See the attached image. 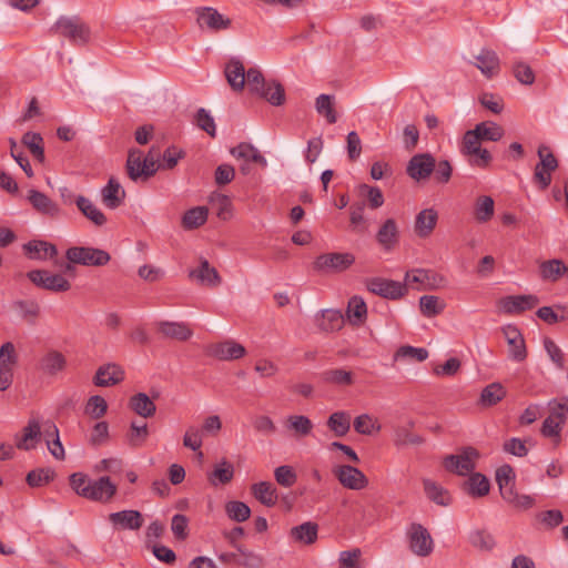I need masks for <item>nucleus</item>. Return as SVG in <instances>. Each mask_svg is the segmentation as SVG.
Masks as SVG:
<instances>
[{
    "instance_id": "nucleus-1",
    "label": "nucleus",
    "mask_w": 568,
    "mask_h": 568,
    "mask_svg": "<svg viewBox=\"0 0 568 568\" xmlns=\"http://www.w3.org/2000/svg\"><path fill=\"white\" fill-rule=\"evenodd\" d=\"M70 486L79 496L101 503L109 501L116 493V485L108 476L91 479L83 473H74L70 476Z\"/></svg>"
},
{
    "instance_id": "nucleus-2",
    "label": "nucleus",
    "mask_w": 568,
    "mask_h": 568,
    "mask_svg": "<svg viewBox=\"0 0 568 568\" xmlns=\"http://www.w3.org/2000/svg\"><path fill=\"white\" fill-rule=\"evenodd\" d=\"M548 416L542 422L540 433L544 437L560 442L561 432L568 418V397L552 398L547 403Z\"/></svg>"
},
{
    "instance_id": "nucleus-3",
    "label": "nucleus",
    "mask_w": 568,
    "mask_h": 568,
    "mask_svg": "<svg viewBox=\"0 0 568 568\" xmlns=\"http://www.w3.org/2000/svg\"><path fill=\"white\" fill-rule=\"evenodd\" d=\"M65 256L69 261L65 266L67 271L72 270L71 263L84 266H103L111 260V256L106 251L91 246L70 247L67 251Z\"/></svg>"
},
{
    "instance_id": "nucleus-4",
    "label": "nucleus",
    "mask_w": 568,
    "mask_h": 568,
    "mask_svg": "<svg viewBox=\"0 0 568 568\" xmlns=\"http://www.w3.org/2000/svg\"><path fill=\"white\" fill-rule=\"evenodd\" d=\"M405 286L417 291H433L446 286L447 280L444 275L425 268H415L406 272L404 277Z\"/></svg>"
},
{
    "instance_id": "nucleus-5",
    "label": "nucleus",
    "mask_w": 568,
    "mask_h": 568,
    "mask_svg": "<svg viewBox=\"0 0 568 568\" xmlns=\"http://www.w3.org/2000/svg\"><path fill=\"white\" fill-rule=\"evenodd\" d=\"M537 154L539 162L535 166L532 179L537 186L544 191L552 181V173L558 169V161L547 145H540Z\"/></svg>"
},
{
    "instance_id": "nucleus-6",
    "label": "nucleus",
    "mask_w": 568,
    "mask_h": 568,
    "mask_svg": "<svg viewBox=\"0 0 568 568\" xmlns=\"http://www.w3.org/2000/svg\"><path fill=\"white\" fill-rule=\"evenodd\" d=\"M355 263L353 253L333 252L318 255L313 262L314 271L318 273H342Z\"/></svg>"
},
{
    "instance_id": "nucleus-7",
    "label": "nucleus",
    "mask_w": 568,
    "mask_h": 568,
    "mask_svg": "<svg viewBox=\"0 0 568 568\" xmlns=\"http://www.w3.org/2000/svg\"><path fill=\"white\" fill-rule=\"evenodd\" d=\"M481 139L475 130H469L464 134L460 145V152L469 156V164L478 168H487L491 161V154L488 150L480 146Z\"/></svg>"
},
{
    "instance_id": "nucleus-8",
    "label": "nucleus",
    "mask_w": 568,
    "mask_h": 568,
    "mask_svg": "<svg viewBox=\"0 0 568 568\" xmlns=\"http://www.w3.org/2000/svg\"><path fill=\"white\" fill-rule=\"evenodd\" d=\"M196 24L203 31L217 33L231 28L232 20L212 7H199L194 10Z\"/></svg>"
},
{
    "instance_id": "nucleus-9",
    "label": "nucleus",
    "mask_w": 568,
    "mask_h": 568,
    "mask_svg": "<svg viewBox=\"0 0 568 568\" xmlns=\"http://www.w3.org/2000/svg\"><path fill=\"white\" fill-rule=\"evenodd\" d=\"M409 550L418 557H427L434 550V540L427 528L420 524H412L406 530Z\"/></svg>"
},
{
    "instance_id": "nucleus-10",
    "label": "nucleus",
    "mask_w": 568,
    "mask_h": 568,
    "mask_svg": "<svg viewBox=\"0 0 568 568\" xmlns=\"http://www.w3.org/2000/svg\"><path fill=\"white\" fill-rule=\"evenodd\" d=\"M52 30L77 44L87 43L90 37L89 28L77 17H61Z\"/></svg>"
},
{
    "instance_id": "nucleus-11",
    "label": "nucleus",
    "mask_w": 568,
    "mask_h": 568,
    "mask_svg": "<svg viewBox=\"0 0 568 568\" xmlns=\"http://www.w3.org/2000/svg\"><path fill=\"white\" fill-rule=\"evenodd\" d=\"M478 457L479 454L475 448L467 447L458 454L445 457L444 467L458 476H466L475 469Z\"/></svg>"
},
{
    "instance_id": "nucleus-12",
    "label": "nucleus",
    "mask_w": 568,
    "mask_h": 568,
    "mask_svg": "<svg viewBox=\"0 0 568 568\" xmlns=\"http://www.w3.org/2000/svg\"><path fill=\"white\" fill-rule=\"evenodd\" d=\"M44 437V420L29 419L21 433L14 436V445L20 450H33Z\"/></svg>"
},
{
    "instance_id": "nucleus-13",
    "label": "nucleus",
    "mask_w": 568,
    "mask_h": 568,
    "mask_svg": "<svg viewBox=\"0 0 568 568\" xmlns=\"http://www.w3.org/2000/svg\"><path fill=\"white\" fill-rule=\"evenodd\" d=\"M333 475L338 483L351 490H362L368 486V479L358 468L351 465H337L333 467Z\"/></svg>"
},
{
    "instance_id": "nucleus-14",
    "label": "nucleus",
    "mask_w": 568,
    "mask_h": 568,
    "mask_svg": "<svg viewBox=\"0 0 568 568\" xmlns=\"http://www.w3.org/2000/svg\"><path fill=\"white\" fill-rule=\"evenodd\" d=\"M28 278L38 287L52 292H67L71 287L70 282L64 276L45 270L30 271Z\"/></svg>"
},
{
    "instance_id": "nucleus-15",
    "label": "nucleus",
    "mask_w": 568,
    "mask_h": 568,
    "mask_svg": "<svg viewBox=\"0 0 568 568\" xmlns=\"http://www.w3.org/2000/svg\"><path fill=\"white\" fill-rule=\"evenodd\" d=\"M366 286L369 292L389 300H398L406 294L405 284L393 280L373 277Z\"/></svg>"
},
{
    "instance_id": "nucleus-16",
    "label": "nucleus",
    "mask_w": 568,
    "mask_h": 568,
    "mask_svg": "<svg viewBox=\"0 0 568 568\" xmlns=\"http://www.w3.org/2000/svg\"><path fill=\"white\" fill-rule=\"evenodd\" d=\"M508 344V356L511 361L520 363L527 357V348L523 334L515 325H506L501 328Z\"/></svg>"
},
{
    "instance_id": "nucleus-17",
    "label": "nucleus",
    "mask_w": 568,
    "mask_h": 568,
    "mask_svg": "<svg viewBox=\"0 0 568 568\" xmlns=\"http://www.w3.org/2000/svg\"><path fill=\"white\" fill-rule=\"evenodd\" d=\"M16 362L14 345L10 342L4 343L0 347V390H6L11 386Z\"/></svg>"
},
{
    "instance_id": "nucleus-18",
    "label": "nucleus",
    "mask_w": 568,
    "mask_h": 568,
    "mask_svg": "<svg viewBox=\"0 0 568 568\" xmlns=\"http://www.w3.org/2000/svg\"><path fill=\"white\" fill-rule=\"evenodd\" d=\"M400 232L395 219H386L376 232V242L384 252H392L399 243Z\"/></svg>"
},
{
    "instance_id": "nucleus-19",
    "label": "nucleus",
    "mask_w": 568,
    "mask_h": 568,
    "mask_svg": "<svg viewBox=\"0 0 568 568\" xmlns=\"http://www.w3.org/2000/svg\"><path fill=\"white\" fill-rule=\"evenodd\" d=\"M109 521L114 529L138 530L143 525V517L140 511L128 509L111 513L109 515Z\"/></svg>"
},
{
    "instance_id": "nucleus-20",
    "label": "nucleus",
    "mask_w": 568,
    "mask_h": 568,
    "mask_svg": "<svg viewBox=\"0 0 568 568\" xmlns=\"http://www.w3.org/2000/svg\"><path fill=\"white\" fill-rule=\"evenodd\" d=\"M435 169V159L430 154H416L407 165V174L415 181H422L432 174Z\"/></svg>"
},
{
    "instance_id": "nucleus-21",
    "label": "nucleus",
    "mask_w": 568,
    "mask_h": 568,
    "mask_svg": "<svg viewBox=\"0 0 568 568\" xmlns=\"http://www.w3.org/2000/svg\"><path fill=\"white\" fill-rule=\"evenodd\" d=\"M125 199V190L118 179L110 178L101 189V200L105 207L115 210L121 206Z\"/></svg>"
},
{
    "instance_id": "nucleus-22",
    "label": "nucleus",
    "mask_w": 568,
    "mask_h": 568,
    "mask_svg": "<svg viewBox=\"0 0 568 568\" xmlns=\"http://www.w3.org/2000/svg\"><path fill=\"white\" fill-rule=\"evenodd\" d=\"M245 353V347L233 339L220 342L210 347V354L220 361L239 359L242 358Z\"/></svg>"
},
{
    "instance_id": "nucleus-23",
    "label": "nucleus",
    "mask_w": 568,
    "mask_h": 568,
    "mask_svg": "<svg viewBox=\"0 0 568 568\" xmlns=\"http://www.w3.org/2000/svg\"><path fill=\"white\" fill-rule=\"evenodd\" d=\"M539 303L536 295H511L500 301V307L505 313L519 314L524 311L534 308Z\"/></svg>"
},
{
    "instance_id": "nucleus-24",
    "label": "nucleus",
    "mask_w": 568,
    "mask_h": 568,
    "mask_svg": "<svg viewBox=\"0 0 568 568\" xmlns=\"http://www.w3.org/2000/svg\"><path fill=\"white\" fill-rule=\"evenodd\" d=\"M438 221V213L435 209L428 207L419 211L415 216L414 232L420 239L430 236Z\"/></svg>"
},
{
    "instance_id": "nucleus-25",
    "label": "nucleus",
    "mask_w": 568,
    "mask_h": 568,
    "mask_svg": "<svg viewBox=\"0 0 568 568\" xmlns=\"http://www.w3.org/2000/svg\"><path fill=\"white\" fill-rule=\"evenodd\" d=\"M124 379L123 368L114 363L102 365L94 376V384L100 387H109L119 384Z\"/></svg>"
},
{
    "instance_id": "nucleus-26",
    "label": "nucleus",
    "mask_w": 568,
    "mask_h": 568,
    "mask_svg": "<svg viewBox=\"0 0 568 568\" xmlns=\"http://www.w3.org/2000/svg\"><path fill=\"white\" fill-rule=\"evenodd\" d=\"M43 440L45 442L48 450L57 460H63L65 458V450L60 440L59 428L52 420H44Z\"/></svg>"
},
{
    "instance_id": "nucleus-27",
    "label": "nucleus",
    "mask_w": 568,
    "mask_h": 568,
    "mask_svg": "<svg viewBox=\"0 0 568 568\" xmlns=\"http://www.w3.org/2000/svg\"><path fill=\"white\" fill-rule=\"evenodd\" d=\"M189 276L204 286L216 287L221 284V276L216 268L206 260H202L197 268L191 270Z\"/></svg>"
},
{
    "instance_id": "nucleus-28",
    "label": "nucleus",
    "mask_w": 568,
    "mask_h": 568,
    "mask_svg": "<svg viewBox=\"0 0 568 568\" xmlns=\"http://www.w3.org/2000/svg\"><path fill=\"white\" fill-rule=\"evenodd\" d=\"M156 326L159 333L164 337L176 341H187L193 335V331L184 322L161 321Z\"/></svg>"
},
{
    "instance_id": "nucleus-29",
    "label": "nucleus",
    "mask_w": 568,
    "mask_h": 568,
    "mask_svg": "<svg viewBox=\"0 0 568 568\" xmlns=\"http://www.w3.org/2000/svg\"><path fill=\"white\" fill-rule=\"evenodd\" d=\"M28 200L33 209H36L41 214L51 217H55L60 214L59 205L42 192L30 190L28 193Z\"/></svg>"
},
{
    "instance_id": "nucleus-30",
    "label": "nucleus",
    "mask_w": 568,
    "mask_h": 568,
    "mask_svg": "<svg viewBox=\"0 0 568 568\" xmlns=\"http://www.w3.org/2000/svg\"><path fill=\"white\" fill-rule=\"evenodd\" d=\"M79 211L95 226H103L108 219L105 214L88 197L79 195L75 199Z\"/></svg>"
},
{
    "instance_id": "nucleus-31",
    "label": "nucleus",
    "mask_w": 568,
    "mask_h": 568,
    "mask_svg": "<svg viewBox=\"0 0 568 568\" xmlns=\"http://www.w3.org/2000/svg\"><path fill=\"white\" fill-rule=\"evenodd\" d=\"M539 275L541 280L555 283L568 275V265L559 258L544 261L539 264Z\"/></svg>"
},
{
    "instance_id": "nucleus-32",
    "label": "nucleus",
    "mask_w": 568,
    "mask_h": 568,
    "mask_svg": "<svg viewBox=\"0 0 568 568\" xmlns=\"http://www.w3.org/2000/svg\"><path fill=\"white\" fill-rule=\"evenodd\" d=\"M251 494L262 505L273 507L278 499L275 486L270 481H258L251 486Z\"/></svg>"
},
{
    "instance_id": "nucleus-33",
    "label": "nucleus",
    "mask_w": 568,
    "mask_h": 568,
    "mask_svg": "<svg viewBox=\"0 0 568 568\" xmlns=\"http://www.w3.org/2000/svg\"><path fill=\"white\" fill-rule=\"evenodd\" d=\"M29 258L45 261L57 255V247L45 241H30L23 245Z\"/></svg>"
},
{
    "instance_id": "nucleus-34",
    "label": "nucleus",
    "mask_w": 568,
    "mask_h": 568,
    "mask_svg": "<svg viewBox=\"0 0 568 568\" xmlns=\"http://www.w3.org/2000/svg\"><path fill=\"white\" fill-rule=\"evenodd\" d=\"M230 152L236 160L243 162H254L261 164L262 166L267 165L266 159L261 154L258 149H256L251 143L242 142L239 145L232 148Z\"/></svg>"
},
{
    "instance_id": "nucleus-35",
    "label": "nucleus",
    "mask_w": 568,
    "mask_h": 568,
    "mask_svg": "<svg viewBox=\"0 0 568 568\" xmlns=\"http://www.w3.org/2000/svg\"><path fill=\"white\" fill-rule=\"evenodd\" d=\"M285 428L295 437H307L312 434L313 422L305 415H288L285 419Z\"/></svg>"
},
{
    "instance_id": "nucleus-36",
    "label": "nucleus",
    "mask_w": 568,
    "mask_h": 568,
    "mask_svg": "<svg viewBox=\"0 0 568 568\" xmlns=\"http://www.w3.org/2000/svg\"><path fill=\"white\" fill-rule=\"evenodd\" d=\"M515 471L509 465H503L496 470V481L504 499L514 497Z\"/></svg>"
},
{
    "instance_id": "nucleus-37",
    "label": "nucleus",
    "mask_w": 568,
    "mask_h": 568,
    "mask_svg": "<svg viewBox=\"0 0 568 568\" xmlns=\"http://www.w3.org/2000/svg\"><path fill=\"white\" fill-rule=\"evenodd\" d=\"M233 477L234 466L226 459L216 463L213 470L207 474V480L214 487L231 483Z\"/></svg>"
},
{
    "instance_id": "nucleus-38",
    "label": "nucleus",
    "mask_w": 568,
    "mask_h": 568,
    "mask_svg": "<svg viewBox=\"0 0 568 568\" xmlns=\"http://www.w3.org/2000/svg\"><path fill=\"white\" fill-rule=\"evenodd\" d=\"M67 367L65 356L51 349L47 352L40 359V369L49 375H57Z\"/></svg>"
},
{
    "instance_id": "nucleus-39",
    "label": "nucleus",
    "mask_w": 568,
    "mask_h": 568,
    "mask_svg": "<svg viewBox=\"0 0 568 568\" xmlns=\"http://www.w3.org/2000/svg\"><path fill=\"white\" fill-rule=\"evenodd\" d=\"M327 428L336 437H344L351 429V414L346 410L332 413L326 420Z\"/></svg>"
},
{
    "instance_id": "nucleus-40",
    "label": "nucleus",
    "mask_w": 568,
    "mask_h": 568,
    "mask_svg": "<svg viewBox=\"0 0 568 568\" xmlns=\"http://www.w3.org/2000/svg\"><path fill=\"white\" fill-rule=\"evenodd\" d=\"M130 408L143 418L152 417L156 412L154 402L145 394L138 393L130 398Z\"/></svg>"
},
{
    "instance_id": "nucleus-41",
    "label": "nucleus",
    "mask_w": 568,
    "mask_h": 568,
    "mask_svg": "<svg viewBox=\"0 0 568 568\" xmlns=\"http://www.w3.org/2000/svg\"><path fill=\"white\" fill-rule=\"evenodd\" d=\"M476 61L477 68L488 78L494 77L499 71V59L491 50H481L476 57Z\"/></svg>"
},
{
    "instance_id": "nucleus-42",
    "label": "nucleus",
    "mask_w": 568,
    "mask_h": 568,
    "mask_svg": "<svg viewBox=\"0 0 568 568\" xmlns=\"http://www.w3.org/2000/svg\"><path fill=\"white\" fill-rule=\"evenodd\" d=\"M318 526L315 523L306 521L291 529V537L304 545H312L317 539Z\"/></svg>"
},
{
    "instance_id": "nucleus-43",
    "label": "nucleus",
    "mask_w": 568,
    "mask_h": 568,
    "mask_svg": "<svg viewBox=\"0 0 568 568\" xmlns=\"http://www.w3.org/2000/svg\"><path fill=\"white\" fill-rule=\"evenodd\" d=\"M225 77L233 90L241 91L244 88L246 71L240 61L232 60L226 64Z\"/></svg>"
},
{
    "instance_id": "nucleus-44",
    "label": "nucleus",
    "mask_w": 568,
    "mask_h": 568,
    "mask_svg": "<svg viewBox=\"0 0 568 568\" xmlns=\"http://www.w3.org/2000/svg\"><path fill=\"white\" fill-rule=\"evenodd\" d=\"M495 214V202L489 195H480L474 204V216L478 223L489 222Z\"/></svg>"
},
{
    "instance_id": "nucleus-45",
    "label": "nucleus",
    "mask_w": 568,
    "mask_h": 568,
    "mask_svg": "<svg viewBox=\"0 0 568 568\" xmlns=\"http://www.w3.org/2000/svg\"><path fill=\"white\" fill-rule=\"evenodd\" d=\"M353 426L357 434L365 436H373L382 429L378 419L371 414H361L356 416Z\"/></svg>"
},
{
    "instance_id": "nucleus-46",
    "label": "nucleus",
    "mask_w": 568,
    "mask_h": 568,
    "mask_svg": "<svg viewBox=\"0 0 568 568\" xmlns=\"http://www.w3.org/2000/svg\"><path fill=\"white\" fill-rule=\"evenodd\" d=\"M126 171L131 180L136 181L144 176L146 178V170L143 161V153L138 149L129 152L126 160Z\"/></svg>"
},
{
    "instance_id": "nucleus-47",
    "label": "nucleus",
    "mask_w": 568,
    "mask_h": 568,
    "mask_svg": "<svg viewBox=\"0 0 568 568\" xmlns=\"http://www.w3.org/2000/svg\"><path fill=\"white\" fill-rule=\"evenodd\" d=\"M423 486L426 496L435 504L440 506H448L450 504L449 493L443 486L432 479H424Z\"/></svg>"
},
{
    "instance_id": "nucleus-48",
    "label": "nucleus",
    "mask_w": 568,
    "mask_h": 568,
    "mask_svg": "<svg viewBox=\"0 0 568 568\" xmlns=\"http://www.w3.org/2000/svg\"><path fill=\"white\" fill-rule=\"evenodd\" d=\"M209 215L205 206H195L187 210L182 216V226L185 230H194L203 225Z\"/></svg>"
},
{
    "instance_id": "nucleus-49",
    "label": "nucleus",
    "mask_w": 568,
    "mask_h": 568,
    "mask_svg": "<svg viewBox=\"0 0 568 568\" xmlns=\"http://www.w3.org/2000/svg\"><path fill=\"white\" fill-rule=\"evenodd\" d=\"M414 424L409 423L408 426H398L394 430V444L397 447H406L409 445H420L424 438L410 430Z\"/></svg>"
},
{
    "instance_id": "nucleus-50",
    "label": "nucleus",
    "mask_w": 568,
    "mask_h": 568,
    "mask_svg": "<svg viewBox=\"0 0 568 568\" xmlns=\"http://www.w3.org/2000/svg\"><path fill=\"white\" fill-rule=\"evenodd\" d=\"M446 307L444 300L435 295H424L419 298L420 313L426 317L439 315Z\"/></svg>"
},
{
    "instance_id": "nucleus-51",
    "label": "nucleus",
    "mask_w": 568,
    "mask_h": 568,
    "mask_svg": "<svg viewBox=\"0 0 568 568\" xmlns=\"http://www.w3.org/2000/svg\"><path fill=\"white\" fill-rule=\"evenodd\" d=\"M367 316V306L359 296H353L347 306V318L353 325L362 324Z\"/></svg>"
},
{
    "instance_id": "nucleus-52",
    "label": "nucleus",
    "mask_w": 568,
    "mask_h": 568,
    "mask_svg": "<svg viewBox=\"0 0 568 568\" xmlns=\"http://www.w3.org/2000/svg\"><path fill=\"white\" fill-rule=\"evenodd\" d=\"M506 396V389L500 383H491L487 385L480 394V404L489 407L494 406Z\"/></svg>"
},
{
    "instance_id": "nucleus-53",
    "label": "nucleus",
    "mask_w": 568,
    "mask_h": 568,
    "mask_svg": "<svg viewBox=\"0 0 568 568\" xmlns=\"http://www.w3.org/2000/svg\"><path fill=\"white\" fill-rule=\"evenodd\" d=\"M481 141H499L504 135V129L495 122L484 121L474 128Z\"/></svg>"
},
{
    "instance_id": "nucleus-54",
    "label": "nucleus",
    "mask_w": 568,
    "mask_h": 568,
    "mask_svg": "<svg viewBox=\"0 0 568 568\" xmlns=\"http://www.w3.org/2000/svg\"><path fill=\"white\" fill-rule=\"evenodd\" d=\"M322 376L325 383L336 386H348L354 383L353 373L343 368L325 371Z\"/></svg>"
},
{
    "instance_id": "nucleus-55",
    "label": "nucleus",
    "mask_w": 568,
    "mask_h": 568,
    "mask_svg": "<svg viewBox=\"0 0 568 568\" xmlns=\"http://www.w3.org/2000/svg\"><path fill=\"white\" fill-rule=\"evenodd\" d=\"M344 324L343 315L339 311L325 310L322 311V320L318 324L320 328L325 332H334L342 328Z\"/></svg>"
},
{
    "instance_id": "nucleus-56",
    "label": "nucleus",
    "mask_w": 568,
    "mask_h": 568,
    "mask_svg": "<svg viewBox=\"0 0 568 568\" xmlns=\"http://www.w3.org/2000/svg\"><path fill=\"white\" fill-rule=\"evenodd\" d=\"M148 436L149 429L145 423L139 424L136 422H132L130 425V430L126 435V440L131 447L138 448L144 445Z\"/></svg>"
},
{
    "instance_id": "nucleus-57",
    "label": "nucleus",
    "mask_w": 568,
    "mask_h": 568,
    "mask_svg": "<svg viewBox=\"0 0 568 568\" xmlns=\"http://www.w3.org/2000/svg\"><path fill=\"white\" fill-rule=\"evenodd\" d=\"M211 205L216 210V214L222 220H227L232 215L231 199L222 193H212L210 196Z\"/></svg>"
},
{
    "instance_id": "nucleus-58",
    "label": "nucleus",
    "mask_w": 568,
    "mask_h": 568,
    "mask_svg": "<svg viewBox=\"0 0 568 568\" xmlns=\"http://www.w3.org/2000/svg\"><path fill=\"white\" fill-rule=\"evenodd\" d=\"M106 412L108 403L100 395L91 396L84 406V413L92 419L102 418L106 414Z\"/></svg>"
},
{
    "instance_id": "nucleus-59",
    "label": "nucleus",
    "mask_w": 568,
    "mask_h": 568,
    "mask_svg": "<svg viewBox=\"0 0 568 568\" xmlns=\"http://www.w3.org/2000/svg\"><path fill=\"white\" fill-rule=\"evenodd\" d=\"M395 359H406L412 362H424L428 357V351L423 347H414V346H402L395 353Z\"/></svg>"
},
{
    "instance_id": "nucleus-60",
    "label": "nucleus",
    "mask_w": 568,
    "mask_h": 568,
    "mask_svg": "<svg viewBox=\"0 0 568 568\" xmlns=\"http://www.w3.org/2000/svg\"><path fill=\"white\" fill-rule=\"evenodd\" d=\"M467 486L468 493L476 497H483L487 495L490 488L488 479L479 473H476L469 477Z\"/></svg>"
},
{
    "instance_id": "nucleus-61",
    "label": "nucleus",
    "mask_w": 568,
    "mask_h": 568,
    "mask_svg": "<svg viewBox=\"0 0 568 568\" xmlns=\"http://www.w3.org/2000/svg\"><path fill=\"white\" fill-rule=\"evenodd\" d=\"M316 111L324 115L328 123L333 124L337 121V115L333 108V97L328 94H320L315 103Z\"/></svg>"
},
{
    "instance_id": "nucleus-62",
    "label": "nucleus",
    "mask_w": 568,
    "mask_h": 568,
    "mask_svg": "<svg viewBox=\"0 0 568 568\" xmlns=\"http://www.w3.org/2000/svg\"><path fill=\"white\" fill-rule=\"evenodd\" d=\"M227 516L237 523L245 521L251 516L250 507L242 501H229L225 506Z\"/></svg>"
},
{
    "instance_id": "nucleus-63",
    "label": "nucleus",
    "mask_w": 568,
    "mask_h": 568,
    "mask_svg": "<svg viewBox=\"0 0 568 568\" xmlns=\"http://www.w3.org/2000/svg\"><path fill=\"white\" fill-rule=\"evenodd\" d=\"M22 142L30 149L31 153L38 161L42 162L44 160V151L42 146L43 140L40 134L27 132L22 138Z\"/></svg>"
},
{
    "instance_id": "nucleus-64",
    "label": "nucleus",
    "mask_w": 568,
    "mask_h": 568,
    "mask_svg": "<svg viewBox=\"0 0 568 568\" xmlns=\"http://www.w3.org/2000/svg\"><path fill=\"white\" fill-rule=\"evenodd\" d=\"M54 478V470L51 468H40L31 470L27 475V483L31 487H40L50 483Z\"/></svg>"
}]
</instances>
